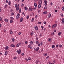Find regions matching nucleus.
I'll use <instances>...</instances> for the list:
<instances>
[{
  "mask_svg": "<svg viewBox=\"0 0 64 64\" xmlns=\"http://www.w3.org/2000/svg\"><path fill=\"white\" fill-rule=\"evenodd\" d=\"M17 53H18V54H20L21 53V49H20L19 50H17L16 51Z\"/></svg>",
  "mask_w": 64,
  "mask_h": 64,
  "instance_id": "f257e3e1",
  "label": "nucleus"
},
{
  "mask_svg": "<svg viewBox=\"0 0 64 64\" xmlns=\"http://www.w3.org/2000/svg\"><path fill=\"white\" fill-rule=\"evenodd\" d=\"M42 0H40L38 2V4H42Z\"/></svg>",
  "mask_w": 64,
  "mask_h": 64,
  "instance_id": "f03ea898",
  "label": "nucleus"
},
{
  "mask_svg": "<svg viewBox=\"0 0 64 64\" xmlns=\"http://www.w3.org/2000/svg\"><path fill=\"white\" fill-rule=\"evenodd\" d=\"M34 28L36 30H38V27L37 26H34Z\"/></svg>",
  "mask_w": 64,
  "mask_h": 64,
  "instance_id": "7ed1b4c3",
  "label": "nucleus"
},
{
  "mask_svg": "<svg viewBox=\"0 0 64 64\" xmlns=\"http://www.w3.org/2000/svg\"><path fill=\"white\" fill-rule=\"evenodd\" d=\"M44 2L45 3L44 5L45 6H46L47 5V1L46 0H44Z\"/></svg>",
  "mask_w": 64,
  "mask_h": 64,
  "instance_id": "20e7f679",
  "label": "nucleus"
},
{
  "mask_svg": "<svg viewBox=\"0 0 64 64\" xmlns=\"http://www.w3.org/2000/svg\"><path fill=\"white\" fill-rule=\"evenodd\" d=\"M8 54V51H7L5 52L4 55H5V56H7Z\"/></svg>",
  "mask_w": 64,
  "mask_h": 64,
  "instance_id": "39448f33",
  "label": "nucleus"
},
{
  "mask_svg": "<svg viewBox=\"0 0 64 64\" xmlns=\"http://www.w3.org/2000/svg\"><path fill=\"white\" fill-rule=\"evenodd\" d=\"M34 6H35V7H36V8L37 7V4H36V3H34Z\"/></svg>",
  "mask_w": 64,
  "mask_h": 64,
  "instance_id": "423d86ee",
  "label": "nucleus"
},
{
  "mask_svg": "<svg viewBox=\"0 0 64 64\" xmlns=\"http://www.w3.org/2000/svg\"><path fill=\"white\" fill-rule=\"evenodd\" d=\"M4 21H5V22H8V20L6 18L4 19Z\"/></svg>",
  "mask_w": 64,
  "mask_h": 64,
  "instance_id": "0eeeda50",
  "label": "nucleus"
},
{
  "mask_svg": "<svg viewBox=\"0 0 64 64\" xmlns=\"http://www.w3.org/2000/svg\"><path fill=\"white\" fill-rule=\"evenodd\" d=\"M23 18H21L20 19V22H22L23 21Z\"/></svg>",
  "mask_w": 64,
  "mask_h": 64,
  "instance_id": "6e6552de",
  "label": "nucleus"
},
{
  "mask_svg": "<svg viewBox=\"0 0 64 64\" xmlns=\"http://www.w3.org/2000/svg\"><path fill=\"white\" fill-rule=\"evenodd\" d=\"M10 46H11L12 47H15V46L13 44H12L10 45Z\"/></svg>",
  "mask_w": 64,
  "mask_h": 64,
  "instance_id": "1a4fd4ad",
  "label": "nucleus"
},
{
  "mask_svg": "<svg viewBox=\"0 0 64 64\" xmlns=\"http://www.w3.org/2000/svg\"><path fill=\"white\" fill-rule=\"evenodd\" d=\"M33 34H34V33H33V32H30V35L31 36H32L33 35Z\"/></svg>",
  "mask_w": 64,
  "mask_h": 64,
  "instance_id": "9d476101",
  "label": "nucleus"
},
{
  "mask_svg": "<svg viewBox=\"0 0 64 64\" xmlns=\"http://www.w3.org/2000/svg\"><path fill=\"white\" fill-rule=\"evenodd\" d=\"M39 49V47H38L36 48V52H38V51Z\"/></svg>",
  "mask_w": 64,
  "mask_h": 64,
  "instance_id": "9b49d317",
  "label": "nucleus"
},
{
  "mask_svg": "<svg viewBox=\"0 0 64 64\" xmlns=\"http://www.w3.org/2000/svg\"><path fill=\"white\" fill-rule=\"evenodd\" d=\"M12 40L13 42H14L15 41V39H14V38H12Z\"/></svg>",
  "mask_w": 64,
  "mask_h": 64,
  "instance_id": "f8f14e48",
  "label": "nucleus"
},
{
  "mask_svg": "<svg viewBox=\"0 0 64 64\" xmlns=\"http://www.w3.org/2000/svg\"><path fill=\"white\" fill-rule=\"evenodd\" d=\"M24 9L25 10H28V8H27V7L26 6L24 7Z\"/></svg>",
  "mask_w": 64,
  "mask_h": 64,
  "instance_id": "ddd939ff",
  "label": "nucleus"
},
{
  "mask_svg": "<svg viewBox=\"0 0 64 64\" xmlns=\"http://www.w3.org/2000/svg\"><path fill=\"white\" fill-rule=\"evenodd\" d=\"M38 8H41V4H39L38 6Z\"/></svg>",
  "mask_w": 64,
  "mask_h": 64,
  "instance_id": "4468645a",
  "label": "nucleus"
},
{
  "mask_svg": "<svg viewBox=\"0 0 64 64\" xmlns=\"http://www.w3.org/2000/svg\"><path fill=\"white\" fill-rule=\"evenodd\" d=\"M47 13V11H45L44 12H43V14H46Z\"/></svg>",
  "mask_w": 64,
  "mask_h": 64,
  "instance_id": "2eb2a0df",
  "label": "nucleus"
},
{
  "mask_svg": "<svg viewBox=\"0 0 64 64\" xmlns=\"http://www.w3.org/2000/svg\"><path fill=\"white\" fill-rule=\"evenodd\" d=\"M9 48V47L8 46H6V48H5V50H7Z\"/></svg>",
  "mask_w": 64,
  "mask_h": 64,
  "instance_id": "dca6fc26",
  "label": "nucleus"
},
{
  "mask_svg": "<svg viewBox=\"0 0 64 64\" xmlns=\"http://www.w3.org/2000/svg\"><path fill=\"white\" fill-rule=\"evenodd\" d=\"M52 39H51V38H50L49 39H48V41L49 42H50V41H51V40Z\"/></svg>",
  "mask_w": 64,
  "mask_h": 64,
  "instance_id": "f3484780",
  "label": "nucleus"
},
{
  "mask_svg": "<svg viewBox=\"0 0 64 64\" xmlns=\"http://www.w3.org/2000/svg\"><path fill=\"white\" fill-rule=\"evenodd\" d=\"M51 14L49 13L48 14V18H50L51 17Z\"/></svg>",
  "mask_w": 64,
  "mask_h": 64,
  "instance_id": "a211bd4d",
  "label": "nucleus"
},
{
  "mask_svg": "<svg viewBox=\"0 0 64 64\" xmlns=\"http://www.w3.org/2000/svg\"><path fill=\"white\" fill-rule=\"evenodd\" d=\"M61 34H62V32H58V35L59 36H60V35H61Z\"/></svg>",
  "mask_w": 64,
  "mask_h": 64,
  "instance_id": "6ab92c4d",
  "label": "nucleus"
},
{
  "mask_svg": "<svg viewBox=\"0 0 64 64\" xmlns=\"http://www.w3.org/2000/svg\"><path fill=\"white\" fill-rule=\"evenodd\" d=\"M10 19L11 20H14V18H13V17H10Z\"/></svg>",
  "mask_w": 64,
  "mask_h": 64,
  "instance_id": "aec40b11",
  "label": "nucleus"
},
{
  "mask_svg": "<svg viewBox=\"0 0 64 64\" xmlns=\"http://www.w3.org/2000/svg\"><path fill=\"white\" fill-rule=\"evenodd\" d=\"M54 35V32H52L51 34V35Z\"/></svg>",
  "mask_w": 64,
  "mask_h": 64,
  "instance_id": "412c9836",
  "label": "nucleus"
},
{
  "mask_svg": "<svg viewBox=\"0 0 64 64\" xmlns=\"http://www.w3.org/2000/svg\"><path fill=\"white\" fill-rule=\"evenodd\" d=\"M62 23H64V18H62Z\"/></svg>",
  "mask_w": 64,
  "mask_h": 64,
  "instance_id": "4be33fe9",
  "label": "nucleus"
},
{
  "mask_svg": "<svg viewBox=\"0 0 64 64\" xmlns=\"http://www.w3.org/2000/svg\"><path fill=\"white\" fill-rule=\"evenodd\" d=\"M7 6H8V5H7V4H6L4 6V8H6Z\"/></svg>",
  "mask_w": 64,
  "mask_h": 64,
  "instance_id": "5701e85b",
  "label": "nucleus"
},
{
  "mask_svg": "<svg viewBox=\"0 0 64 64\" xmlns=\"http://www.w3.org/2000/svg\"><path fill=\"white\" fill-rule=\"evenodd\" d=\"M44 56H46L47 55V53H45V54L44 53Z\"/></svg>",
  "mask_w": 64,
  "mask_h": 64,
  "instance_id": "b1692460",
  "label": "nucleus"
},
{
  "mask_svg": "<svg viewBox=\"0 0 64 64\" xmlns=\"http://www.w3.org/2000/svg\"><path fill=\"white\" fill-rule=\"evenodd\" d=\"M28 10L29 11H32V8H30V7L29 9H28Z\"/></svg>",
  "mask_w": 64,
  "mask_h": 64,
  "instance_id": "393cba45",
  "label": "nucleus"
},
{
  "mask_svg": "<svg viewBox=\"0 0 64 64\" xmlns=\"http://www.w3.org/2000/svg\"><path fill=\"white\" fill-rule=\"evenodd\" d=\"M52 27L53 28H54L55 27H56L54 24L52 25Z\"/></svg>",
  "mask_w": 64,
  "mask_h": 64,
  "instance_id": "a878e982",
  "label": "nucleus"
},
{
  "mask_svg": "<svg viewBox=\"0 0 64 64\" xmlns=\"http://www.w3.org/2000/svg\"><path fill=\"white\" fill-rule=\"evenodd\" d=\"M11 2H10V1H9L8 2V5H10V4H11Z\"/></svg>",
  "mask_w": 64,
  "mask_h": 64,
  "instance_id": "bb28decb",
  "label": "nucleus"
},
{
  "mask_svg": "<svg viewBox=\"0 0 64 64\" xmlns=\"http://www.w3.org/2000/svg\"><path fill=\"white\" fill-rule=\"evenodd\" d=\"M36 44H39V42L37 41H36Z\"/></svg>",
  "mask_w": 64,
  "mask_h": 64,
  "instance_id": "cd10ccee",
  "label": "nucleus"
},
{
  "mask_svg": "<svg viewBox=\"0 0 64 64\" xmlns=\"http://www.w3.org/2000/svg\"><path fill=\"white\" fill-rule=\"evenodd\" d=\"M16 10L17 11H18L19 10V8H16Z\"/></svg>",
  "mask_w": 64,
  "mask_h": 64,
  "instance_id": "c85d7f7f",
  "label": "nucleus"
},
{
  "mask_svg": "<svg viewBox=\"0 0 64 64\" xmlns=\"http://www.w3.org/2000/svg\"><path fill=\"white\" fill-rule=\"evenodd\" d=\"M52 48H55V46L54 45H52Z\"/></svg>",
  "mask_w": 64,
  "mask_h": 64,
  "instance_id": "c756f323",
  "label": "nucleus"
},
{
  "mask_svg": "<svg viewBox=\"0 0 64 64\" xmlns=\"http://www.w3.org/2000/svg\"><path fill=\"white\" fill-rule=\"evenodd\" d=\"M39 60H37L36 61V63H37V64H38V62H39Z\"/></svg>",
  "mask_w": 64,
  "mask_h": 64,
  "instance_id": "7c9ffc66",
  "label": "nucleus"
},
{
  "mask_svg": "<svg viewBox=\"0 0 64 64\" xmlns=\"http://www.w3.org/2000/svg\"><path fill=\"white\" fill-rule=\"evenodd\" d=\"M16 46L17 47H19V44H17Z\"/></svg>",
  "mask_w": 64,
  "mask_h": 64,
  "instance_id": "2f4dec72",
  "label": "nucleus"
},
{
  "mask_svg": "<svg viewBox=\"0 0 64 64\" xmlns=\"http://www.w3.org/2000/svg\"><path fill=\"white\" fill-rule=\"evenodd\" d=\"M21 33H22V32H20L18 33V35H20L21 34Z\"/></svg>",
  "mask_w": 64,
  "mask_h": 64,
  "instance_id": "473e14b6",
  "label": "nucleus"
},
{
  "mask_svg": "<svg viewBox=\"0 0 64 64\" xmlns=\"http://www.w3.org/2000/svg\"><path fill=\"white\" fill-rule=\"evenodd\" d=\"M10 23H13V20H11L10 21Z\"/></svg>",
  "mask_w": 64,
  "mask_h": 64,
  "instance_id": "72a5a7b5",
  "label": "nucleus"
},
{
  "mask_svg": "<svg viewBox=\"0 0 64 64\" xmlns=\"http://www.w3.org/2000/svg\"><path fill=\"white\" fill-rule=\"evenodd\" d=\"M34 20V18H32V22H34L33 20Z\"/></svg>",
  "mask_w": 64,
  "mask_h": 64,
  "instance_id": "f704fd0d",
  "label": "nucleus"
},
{
  "mask_svg": "<svg viewBox=\"0 0 64 64\" xmlns=\"http://www.w3.org/2000/svg\"><path fill=\"white\" fill-rule=\"evenodd\" d=\"M38 24H41V22H38Z\"/></svg>",
  "mask_w": 64,
  "mask_h": 64,
  "instance_id": "c9c22d12",
  "label": "nucleus"
},
{
  "mask_svg": "<svg viewBox=\"0 0 64 64\" xmlns=\"http://www.w3.org/2000/svg\"><path fill=\"white\" fill-rule=\"evenodd\" d=\"M17 4H16V5H15V7H16V8H17Z\"/></svg>",
  "mask_w": 64,
  "mask_h": 64,
  "instance_id": "e433bc0d",
  "label": "nucleus"
},
{
  "mask_svg": "<svg viewBox=\"0 0 64 64\" xmlns=\"http://www.w3.org/2000/svg\"><path fill=\"white\" fill-rule=\"evenodd\" d=\"M10 34H13V32L11 31L10 32Z\"/></svg>",
  "mask_w": 64,
  "mask_h": 64,
  "instance_id": "4c0bfd02",
  "label": "nucleus"
},
{
  "mask_svg": "<svg viewBox=\"0 0 64 64\" xmlns=\"http://www.w3.org/2000/svg\"><path fill=\"white\" fill-rule=\"evenodd\" d=\"M50 58V57H49V56H47L46 57V59H47L48 58Z\"/></svg>",
  "mask_w": 64,
  "mask_h": 64,
  "instance_id": "58836bf2",
  "label": "nucleus"
},
{
  "mask_svg": "<svg viewBox=\"0 0 64 64\" xmlns=\"http://www.w3.org/2000/svg\"><path fill=\"white\" fill-rule=\"evenodd\" d=\"M19 18V17L18 16H16V19H18Z\"/></svg>",
  "mask_w": 64,
  "mask_h": 64,
  "instance_id": "ea45409f",
  "label": "nucleus"
},
{
  "mask_svg": "<svg viewBox=\"0 0 64 64\" xmlns=\"http://www.w3.org/2000/svg\"><path fill=\"white\" fill-rule=\"evenodd\" d=\"M59 46L60 47V48H61V47H62V46L61 44H60Z\"/></svg>",
  "mask_w": 64,
  "mask_h": 64,
  "instance_id": "a19ab883",
  "label": "nucleus"
},
{
  "mask_svg": "<svg viewBox=\"0 0 64 64\" xmlns=\"http://www.w3.org/2000/svg\"><path fill=\"white\" fill-rule=\"evenodd\" d=\"M24 6V4H21V6H22V7H23Z\"/></svg>",
  "mask_w": 64,
  "mask_h": 64,
  "instance_id": "79ce46f5",
  "label": "nucleus"
},
{
  "mask_svg": "<svg viewBox=\"0 0 64 64\" xmlns=\"http://www.w3.org/2000/svg\"><path fill=\"white\" fill-rule=\"evenodd\" d=\"M62 11H64V7H62Z\"/></svg>",
  "mask_w": 64,
  "mask_h": 64,
  "instance_id": "37998d69",
  "label": "nucleus"
},
{
  "mask_svg": "<svg viewBox=\"0 0 64 64\" xmlns=\"http://www.w3.org/2000/svg\"><path fill=\"white\" fill-rule=\"evenodd\" d=\"M40 45L41 46L42 45H43V43L42 42H40Z\"/></svg>",
  "mask_w": 64,
  "mask_h": 64,
  "instance_id": "c03bdc74",
  "label": "nucleus"
},
{
  "mask_svg": "<svg viewBox=\"0 0 64 64\" xmlns=\"http://www.w3.org/2000/svg\"><path fill=\"white\" fill-rule=\"evenodd\" d=\"M30 44H32V45L33 44V42H32V41H30Z\"/></svg>",
  "mask_w": 64,
  "mask_h": 64,
  "instance_id": "a18cd8bd",
  "label": "nucleus"
},
{
  "mask_svg": "<svg viewBox=\"0 0 64 64\" xmlns=\"http://www.w3.org/2000/svg\"><path fill=\"white\" fill-rule=\"evenodd\" d=\"M41 28H42V30H43V28H44V27L42 26H41Z\"/></svg>",
  "mask_w": 64,
  "mask_h": 64,
  "instance_id": "49530a36",
  "label": "nucleus"
},
{
  "mask_svg": "<svg viewBox=\"0 0 64 64\" xmlns=\"http://www.w3.org/2000/svg\"><path fill=\"white\" fill-rule=\"evenodd\" d=\"M14 59H17V57H16V56H15L14 58Z\"/></svg>",
  "mask_w": 64,
  "mask_h": 64,
  "instance_id": "de8ad7c7",
  "label": "nucleus"
},
{
  "mask_svg": "<svg viewBox=\"0 0 64 64\" xmlns=\"http://www.w3.org/2000/svg\"><path fill=\"white\" fill-rule=\"evenodd\" d=\"M24 53H23L22 54V56H24Z\"/></svg>",
  "mask_w": 64,
  "mask_h": 64,
  "instance_id": "09e8293b",
  "label": "nucleus"
},
{
  "mask_svg": "<svg viewBox=\"0 0 64 64\" xmlns=\"http://www.w3.org/2000/svg\"><path fill=\"white\" fill-rule=\"evenodd\" d=\"M26 18H27V19H28L29 18V16H26Z\"/></svg>",
  "mask_w": 64,
  "mask_h": 64,
  "instance_id": "8fccbe9b",
  "label": "nucleus"
},
{
  "mask_svg": "<svg viewBox=\"0 0 64 64\" xmlns=\"http://www.w3.org/2000/svg\"><path fill=\"white\" fill-rule=\"evenodd\" d=\"M58 46H59V45H58V44H57L56 46V48H58Z\"/></svg>",
  "mask_w": 64,
  "mask_h": 64,
  "instance_id": "3c124183",
  "label": "nucleus"
},
{
  "mask_svg": "<svg viewBox=\"0 0 64 64\" xmlns=\"http://www.w3.org/2000/svg\"><path fill=\"white\" fill-rule=\"evenodd\" d=\"M21 10H20L19 11V12L20 13H21Z\"/></svg>",
  "mask_w": 64,
  "mask_h": 64,
  "instance_id": "603ef678",
  "label": "nucleus"
},
{
  "mask_svg": "<svg viewBox=\"0 0 64 64\" xmlns=\"http://www.w3.org/2000/svg\"><path fill=\"white\" fill-rule=\"evenodd\" d=\"M2 18L0 17V21H2Z\"/></svg>",
  "mask_w": 64,
  "mask_h": 64,
  "instance_id": "864d4df0",
  "label": "nucleus"
},
{
  "mask_svg": "<svg viewBox=\"0 0 64 64\" xmlns=\"http://www.w3.org/2000/svg\"><path fill=\"white\" fill-rule=\"evenodd\" d=\"M44 9H47V7H46V6H45V7L44 8Z\"/></svg>",
  "mask_w": 64,
  "mask_h": 64,
  "instance_id": "5fc2aeb1",
  "label": "nucleus"
},
{
  "mask_svg": "<svg viewBox=\"0 0 64 64\" xmlns=\"http://www.w3.org/2000/svg\"><path fill=\"white\" fill-rule=\"evenodd\" d=\"M55 26L56 27L57 26V24H54Z\"/></svg>",
  "mask_w": 64,
  "mask_h": 64,
  "instance_id": "6e6d98bb",
  "label": "nucleus"
},
{
  "mask_svg": "<svg viewBox=\"0 0 64 64\" xmlns=\"http://www.w3.org/2000/svg\"><path fill=\"white\" fill-rule=\"evenodd\" d=\"M28 59L29 60H31V58L30 57L28 58Z\"/></svg>",
  "mask_w": 64,
  "mask_h": 64,
  "instance_id": "4d7b16f0",
  "label": "nucleus"
},
{
  "mask_svg": "<svg viewBox=\"0 0 64 64\" xmlns=\"http://www.w3.org/2000/svg\"><path fill=\"white\" fill-rule=\"evenodd\" d=\"M60 15H61V16H62V17H63V14H60Z\"/></svg>",
  "mask_w": 64,
  "mask_h": 64,
  "instance_id": "13d9d810",
  "label": "nucleus"
},
{
  "mask_svg": "<svg viewBox=\"0 0 64 64\" xmlns=\"http://www.w3.org/2000/svg\"><path fill=\"white\" fill-rule=\"evenodd\" d=\"M4 32H6V30H5V29L4 30Z\"/></svg>",
  "mask_w": 64,
  "mask_h": 64,
  "instance_id": "bf43d9fd",
  "label": "nucleus"
},
{
  "mask_svg": "<svg viewBox=\"0 0 64 64\" xmlns=\"http://www.w3.org/2000/svg\"><path fill=\"white\" fill-rule=\"evenodd\" d=\"M38 46H40V44H38Z\"/></svg>",
  "mask_w": 64,
  "mask_h": 64,
  "instance_id": "052dcab7",
  "label": "nucleus"
},
{
  "mask_svg": "<svg viewBox=\"0 0 64 64\" xmlns=\"http://www.w3.org/2000/svg\"><path fill=\"white\" fill-rule=\"evenodd\" d=\"M10 12H12L13 11V10H12V9H11L10 10Z\"/></svg>",
  "mask_w": 64,
  "mask_h": 64,
  "instance_id": "680f3d73",
  "label": "nucleus"
},
{
  "mask_svg": "<svg viewBox=\"0 0 64 64\" xmlns=\"http://www.w3.org/2000/svg\"><path fill=\"white\" fill-rule=\"evenodd\" d=\"M6 3H8V0H6Z\"/></svg>",
  "mask_w": 64,
  "mask_h": 64,
  "instance_id": "e2e57ef3",
  "label": "nucleus"
},
{
  "mask_svg": "<svg viewBox=\"0 0 64 64\" xmlns=\"http://www.w3.org/2000/svg\"><path fill=\"white\" fill-rule=\"evenodd\" d=\"M25 44H27V43H28V42H27V41H26L25 42Z\"/></svg>",
  "mask_w": 64,
  "mask_h": 64,
  "instance_id": "0e129e2a",
  "label": "nucleus"
},
{
  "mask_svg": "<svg viewBox=\"0 0 64 64\" xmlns=\"http://www.w3.org/2000/svg\"><path fill=\"white\" fill-rule=\"evenodd\" d=\"M44 24H46V22H44Z\"/></svg>",
  "mask_w": 64,
  "mask_h": 64,
  "instance_id": "69168bd1",
  "label": "nucleus"
},
{
  "mask_svg": "<svg viewBox=\"0 0 64 64\" xmlns=\"http://www.w3.org/2000/svg\"><path fill=\"white\" fill-rule=\"evenodd\" d=\"M37 17H38V16L37 15H36V18H37Z\"/></svg>",
  "mask_w": 64,
  "mask_h": 64,
  "instance_id": "338daca9",
  "label": "nucleus"
},
{
  "mask_svg": "<svg viewBox=\"0 0 64 64\" xmlns=\"http://www.w3.org/2000/svg\"><path fill=\"white\" fill-rule=\"evenodd\" d=\"M53 4V3L52 2H51L50 3V5H51L52 6Z\"/></svg>",
  "mask_w": 64,
  "mask_h": 64,
  "instance_id": "774afa93",
  "label": "nucleus"
}]
</instances>
